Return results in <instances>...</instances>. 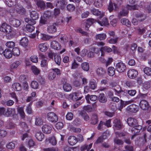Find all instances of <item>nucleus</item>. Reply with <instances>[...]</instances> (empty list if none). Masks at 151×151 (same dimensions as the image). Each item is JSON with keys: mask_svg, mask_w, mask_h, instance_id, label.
Masks as SVG:
<instances>
[{"mask_svg": "<svg viewBox=\"0 0 151 151\" xmlns=\"http://www.w3.org/2000/svg\"><path fill=\"white\" fill-rule=\"evenodd\" d=\"M30 16L32 19L26 18L25 19V22L28 23L35 24L36 23L35 20L38 18V14L35 11H32L30 13Z\"/></svg>", "mask_w": 151, "mask_h": 151, "instance_id": "f257e3e1", "label": "nucleus"}, {"mask_svg": "<svg viewBox=\"0 0 151 151\" xmlns=\"http://www.w3.org/2000/svg\"><path fill=\"white\" fill-rule=\"evenodd\" d=\"M127 122L128 125L130 127H133L131 131L133 132L134 133H137L138 132V131L137 132H135V130H137L136 128L135 127L137 126V122L136 120L132 118H129L127 119Z\"/></svg>", "mask_w": 151, "mask_h": 151, "instance_id": "f03ea898", "label": "nucleus"}, {"mask_svg": "<svg viewBox=\"0 0 151 151\" xmlns=\"http://www.w3.org/2000/svg\"><path fill=\"white\" fill-rule=\"evenodd\" d=\"M13 9L17 13L21 14H24L25 13V9L17 2L13 6Z\"/></svg>", "mask_w": 151, "mask_h": 151, "instance_id": "7ed1b4c3", "label": "nucleus"}, {"mask_svg": "<svg viewBox=\"0 0 151 151\" xmlns=\"http://www.w3.org/2000/svg\"><path fill=\"white\" fill-rule=\"evenodd\" d=\"M47 118L48 121L51 123H55L58 120L57 115L54 113L50 112L47 114Z\"/></svg>", "mask_w": 151, "mask_h": 151, "instance_id": "20e7f679", "label": "nucleus"}, {"mask_svg": "<svg viewBox=\"0 0 151 151\" xmlns=\"http://www.w3.org/2000/svg\"><path fill=\"white\" fill-rule=\"evenodd\" d=\"M83 97L82 93L80 91L72 93L69 96V98L74 101L80 100Z\"/></svg>", "mask_w": 151, "mask_h": 151, "instance_id": "39448f33", "label": "nucleus"}, {"mask_svg": "<svg viewBox=\"0 0 151 151\" xmlns=\"http://www.w3.org/2000/svg\"><path fill=\"white\" fill-rule=\"evenodd\" d=\"M11 27L6 23H3L0 27L1 31L7 33H9L12 31Z\"/></svg>", "mask_w": 151, "mask_h": 151, "instance_id": "423d86ee", "label": "nucleus"}, {"mask_svg": "<svg viewBox=\"0 0 151 151\" xmlns=\"http://www.w3.org/2000/svg\"><path fill=\"white\" fill-rule=\"evenodd\" d=\"M126 67L124 64L122 62L118 63L116 65V69L118 72H123L126 70Z\"/></svg>", "mask_w": 151, "mask_h": 151, "instance_id": "0eeeda50", "label": "nucleus"}, {"mask_svg": "<svg viewBox=\"0 0 151 151\" xmlns=\"http://www.w3.org/2000/svg\"><path fill=\"white\" fill-rule=\"evenodd\" d=\"M134 102V100L131 99L128 101H124L122 100H120V104L119 107V109L121 111L123 108L125 107L126 105L130 104Z\"/></svg>", "mask_w": 151, "mask_h": 151, "instance_id": "6e6552de", "label": "nucleus"}, {"mask_svg": "<svg viewBox=\"0 0 151 151\" xmlns=\"http://www.w3.org/2000/svg\"><path fill=\"white\" fill-rule=\"evenodd\" d=\"M9 22L11 25L16 27H19L21 24L20 21L14 18H11Z\"/></svg>", "mask_w": 151, "mask_h": 151, "instance_id": "1a4fd4ad", "label": "nucleus"}, {"mask_svg": "<svg viewBox=\"0 0 151 151\" xmlns=\"http://www.w3.org/2000/svg\"><path fill=\"white\" fill-rule=\"evenodd\" d=\"M55 3L56 6L60 7L61 9H63L67 4L65 0H56Z\"/></svg>", "mask_w": 151, "mask_h": 151, "instance_id": "9d476101", "label": "nucleus"}, {"mask_svg": "<svg viewBox=\"0 0 151 151\" xmlns=\"http://www.w3.org/2000/svg\"><path fill=\"white\" fill-rule=\"evenodd\" d=\"M52 129L51 126L49 124H45L42 127V132L45 134L50 133L51 132Z\"/></svg>", "mask_w": 151, "mask_h": 151, "instance_id": "9b49d317", "label": "nucleus"}, {"mask_svg": "<svg viewBox=\"0 0 151 151\" xmlns=\"http://www.w3.org/2000/svg\"><path fill=\"white\" fill-rule=\"evenodd\" d=\"M57 25L56 24H53L49 26L47 28V31L49 33L53 34L56 32Z\"/></svg>", "mask_w": 151, "mask_h": 151, "instance_id": "f8f14e48", "label": "nucleus"}, {"mask_svg": "<svg viewBox=\"0 0 151 151\" xmlns=\"http://www.w3.org/2000/svg\"><path fill=\"white\" fill-rule=\"evenodd\" d=\"M139 106L142 109L147 110L148 109L149 106L148 102L146 101L143 100L140 101Z\"/></svg>", "mask_w": 151, "mask_h": 151, "instance_id": "ddd939ff", "label": "nucleus"}, {"mask_svg": "<svg viewBox=\"0 0 151 151\" xmlns=\"http://www.w3.org/2000/svg\"><path fill=\"white\" fill-rule=\"evenodd\" d=\"M127 110L132 112L136 113L138 111V107L135 104H132L127 106Z\"/></svg>", "mask_w": 151, "mask_h": 151, "instance_id": "4468645a", "label": "nucleus"}, {"mask_svg": "<svg viewBox=\"0 0 151 151\" xmlns=\"http://www.w3.org/2000/svg\"><path fill=\"white\" fill-rule=\"evenodd\" d=\"M49 47V45L46 43H40L38 46L39 50L42 52H45Z\"/></svg>", "mask_w": 151, "mask_h": 151, "instance_id": "2eb2a0df", "label": "nucleus"}, {"mask_svg": "<svg viewBox=\"0 0 151 151\" xmlns=\"http://www.w3.org/2000/svg\"><path fill=\"white\" fill-rule=\"evenodd\" d=\"M114 128V130L119 129L122 127L121 122L119 120L117 119H114L113 122Z\"/></svg>", "mask_w": 151, "mask_h": 151, "instance_id": "dca6fc26", "label": "nucleus"}, {"mask_svg": "<svg viewBox=\"0 0 151 151\" xmlns=\"http://www.w3.org/2000/svg\"><path fill=\"white\" fill-rule=\"evenodd\" d=\"M138 75L137 72L134 69H130L128 72L127 75L128 77L130 78H135Z\"/></svg>", "mask_w": 151, "mask_h": 151, "instance_id": "f3484780", "label": "nucleus"}, {"mask_svg": "<svg viewBox=\"0 0 151 151\" xmlns=\"http://www.w3.org/2000/svg\"><path fill=\"white\" fill-rule=\"evenodd\" d=\"M68 143L71 145H75L78 142L76 138L74 136H71L69 137L68 139Z\"/></svg>", "mask_w": 151, "mask_h": 151, "instance_id": "a211bd4d", "label": "nucleus"}, {"mask_svg": "<svg viewBox=\"0 0 151 151\" xmlns=\"http://www.w3.org/2000/svg\"><path fill=\"white\" fill-rule=\"evenodd\" d=\"M21 64L20 62L19 61L14 62L10 65V70L11 72L13 71V69L17 68Z\"/></svg>", "mask_w": 151, "mask_h": 151, "instance_id": "6ab92c4d", "label": "nucleus"}, {"mask_svg": "<svg viewBox=\"0 0 151 151\" xmlns=\"http://www.w3.org/2000/svg\"><path fill=\"white\" fill-rule=\"evenodd\" d=\"M50 45L52 48L56 50H59L61 48L59 43L55 41H52L51 42Z\"/></svg>", "mask_w": 151, "mask_h": 151, "instance_id": "aec40b11", "label": "nucleus"}, {"mask_svg": "<svg viewBox=\"0 0 151 151\" xmlns=\"http://www.w3.org/2000/svg\"><path fill=\"white\" fill-rule=\"evenodd\" d=\"M86 99L87 102L89 103H90V100L93 101H95L97 100V97L95 95L90 96L89 94H88L86 96Z\"/></svg>", "mask_w": 151, "mask_h": 151, "instance_id": "412c9836", "label": "nucleus"}, {"mask_svg": "<svg viewBox=\"0 0 151 151\" xmlns=\"http://www.w3.org/2000/svg\"><path fill=\"white\" fill-rule=\"evenodd\" d=\"M3 53L4 56L7 58H10L12 56V52L10 50L8 49L5 50L4 51Z\"/></svg>", "mask_w": 151, "mask_h": 151, "instance_id": "4be33fe9", "label": "nucleus"}, {"mask_svg": "<svg viewBox=\"0 0 151 151\" xmlns=\"http://www.w3.org/2000/svg\"><path fill=\"white\" fill-rule=\"evenodd\" d=\"M15 110L14 108H8L6 110L5 116H9L14 114L15 113Z\"/></svg>", "mask_w": 151, "mask_h": 151, "instance_id": "5701e85b", "label": "nucleus"}, {"mask_svg": "<svg viewBox=\"0 0 151 151\" xmlns=\"http://www.w3.org/2000/svg\"><path fill=\"white\" fill-rule=\"evenodd\" d=\"M98 99L99 102L101 103H105L107 100L106 98L103 93L99 94L98 97Z\"/></svg>", "mask_w": 151, "mask_h": 151, "instance_id": "b1692460", "label": "nucleus"}, {"mask_svg": "<svg viewBox=\"0 0 151 151\" xmlns=\"http://www.w3.org/2000/svg\"><path fill=\"white\" fill-rule=\"evenodd\" d=\"M45 141L47 143V142H50L53 145H55L57 144L56 140L55 137H52L50 138L47 139Z\"/></svg>", "mask_w": 151, "mask_h": 151, "instance_id": "393cba45", "label": "nucleus"}, {"mask_svg": "<svg viewBox=\"0 0 151 151\" xmlns=\"http://www.w3.org/2000/svg\"><path fill=\"white\" fill-rule=\"evenodd\" d=\"M12 88L14 90L19 91L21 90V86L19 83H15L12 85Z\"/></svg>", "mask_w": 151, "mask_h": 151, "instance_id": "a878e982", "label": "nucleus"}, {"mask_svg": "<svg viewBox=\"0 0 151 151\" xmlns=\"http://www.w3.org/2000/svg\"><path fill=\"white\" fill-rule=\"evenodd\" d=\"M28 40L25 37L22 38L20 41V44L23 47H26L27 46L28 44Z\"/></svg>", "mask_w": 151, "mask_h": 151, "instance_id": "bb28decb", "label": "nucleus"}, {"mask_svg": "<svg viewBox=\"0 0 151 151\" xmlns=\"http://www.w3.org/2000/svg\"><path fill=\"white\" fill-rule=\"evenodd\" d=\"M36 137L37 140L41 141L44 138V134L41 132H37L36 133Z\"/></svg>", "mask_w": 151, "mask_h": 151, "instance_id": "cd10ccee", "label": "nucleus"}, {"mask_svg": "<svg viewBox=\"0 0 151 151\" xmlns=\"http://www.w3.org/2000/svg\"><path fill=\"white\" fill-rule=\"evenodd\" d=\"M136 17L137 18L138 21L141 22L144 21L146 18V17L145 14H143L141 13H138L136 15Z\"/></svg>", "mask_w": 151, "mask_h": 151, "instance_id": "c85d7f7f", "label": "nucleus"}, {"mask_svg": "<svg viewBox=\"0 0 151 151\" xmlns=\"http://www.w3.org/2000/svg\"><path fill=\"white\" fill-rule=\"evenodd\" d=\"M106 37V35L104 33L97 34L95 36V37L96 40H100L105 39Z\"/></svg>", "mask_w": 151, "mask_h": 151, "instance_id": "c756f323", "label": "nucleus"}, {"mask_svg": "<svg viewBox=\"0 0 151 151\" xmlns=\"http://www.w3.org/2000/svg\"><path fill=\"white\" fill-rule=\"evenodd\" d=\"M63 87L64 91L68 92L71 91L72 89V87L70 84L68 83L65 84L64 82H63Z\"/></svg>", "mask_w": 151, "mask_h": 151, "instance_id": "7c9ffc66", "label": "nucleus"}, {"mask_svg": "<svg viewBox=\"0 0 151 151\" xmlns=\"http://www.w3.org/2000/svg\"><path fill=\"white\" fill-rule=\"evenodd\" d=\"M96 73L99 76H102L105 73V71L102 68H99L96 70Z\"/></svg>", "mask_w": 151, "mask_h": 151, "instance_id": "2f4dec72", "label": "nucleus"}, {"mask_svg": "<svg viewBox=\"0 0 151 151\" xmlns=\"http://www.w3.org/2000/svg\"><path fill=\"white\" fill-rule=\"evenodd\" d=\"M36 1L38 7L41 9H43L45 6V4L43 1L40 0H37Z\"/></svg>", "mask_w": 151, "mask_h": 151, "instance_id": "473e14b6", "label": "nucleus"}, {"mask_svg": "<svg viewBox=\"0 0 151 151\" xmlns=\"http://www.w3.org/2000/svg\"><path fill=\"white\" fill-rule=\"evenodd\" d=\"M40 37L42 40L45 41L48 40L52 39V36H50L44 34H41Z\"/></svg>", "mask_w": 151, "mask_h": 151, "instance_id": "72a5a7b5", "label": "nucleus"}, {"mask_svg": "<svg viewBox=\"0 0 151 151\" xmlns=\"http://www.w3.org/2000/svg\"><path fill=\"white\" fill-rule=\"evenodd\" d=\"M6 4L9 7H13L17 2L16 0H6Z\"/></svg>", "mask_w": 151, "mask_h": 151, "instance_id": "f704fd0d", "label": "nucleus"}, {"mask_svg": "<svg viewBox=\"0 0 151 151\" xmlns=\"http://www.w3.org/2000/svg\"><path fill=\"white\" fill-rule=\"evenodd\" d=\"M80 115L86 121L89 119V117L88 114L84 111H81L80 113Z\"/></svg>", "mask_w": 151, "mask_h": 151, "instance_id": "c9c22d12", "label": "nucleus"}, {"mask_svg": "<svg viewBox=\"0 0 151 151\" xmlns=\"http://www.w3.org/2000/svg\"><path fill=\"white\" fill-rule=\"evenodd\" d=\"M115 69L114 67H111L108 68L107 71L109 76H113L115 74Z\"/></svg>", "mask_w": 151, "mask_h": 151, "instance_id": "e433bc0d", "label": "nucleus"}, {"mask_svg": "<svg viewBox=\"0 0 151 151\" xmlns=\"http://www.w3.org/2000/svg\"><path fill=\"white\" fill-rule=\"evenodd\" d=\"M18 112L19 114L22 118L25 117V113L24 112V108L22 107H18L17 108Z\"/></svg>", "mask_w": 151, "mask_h": 151, "instance_id": "4c0bfd02", "label": "nucleus"}, {"mask_svg": "<svg viewBox=\"0 0 151 151\" xmlns=\"http://www.w3.org/2000/svg\"><path fill=\"white\" fill-rule=\"evenodd\" d=\"M30 86L33 89H36L38 88L39 84L37 82L35 81H33L32 82Z\"/></svg>", "mask_w": 151, "mask_h": 151, "instance_id": "58836bf2", "label": "nucleus"}, {"mask_svg": "<svg viewBox=\"0 0 151 151\" xmlns=\"http://www.w3.org/2000/svg\"><path fill=\"white\" fill-rule=\"evenodd\" d=\"M55 61L58 65H59L60 64L61 62V57L60 55H54Z\"/></svg>", "mask_w": 151, "mask_h": 151, "instance_id": "ea45409f", "label": "nucleus"}, {"mask_svg": "<svg viewBox=\"0 0 151 151\" xmlns=\"http://www.w3.org/2000/svg\"><path fill=\"white\" fill-rule=\"evenodd\" d=\"M91 123L93 124H95L98 122V118L96 114L93 115L91 117Z\"/></svg>", "mask_w": 151, "mask_h": 151, "instance_id": "a19ab883", "label": "nucleus"}, {"mask_svg": "<svg viewBox=\"0 0 151 151\" xmlns=\"http://www.w3.org/2000/svg\"><path fill=\"white\" fill-rule=\"evenodd\" d=\"M81 68L83 70L86 71H88L89 69V65L88 63L85 62L81 64Z\"/></svg>", "mask_w": 151, "mask_h": 151, "instance_id": "79ce46f5", "label": "nucleus"}, {"mask_svg": "<svg viewBox=\"0 0 151 151\" xmlns=\"http://www.w3.org/2000/svg\"><path fill=\"white\" fill-rule=\"evenodd\" d=\"M33 25L28 23V24L26 26L27 31L29 32H32L35 28V27L33 26Z\"/></svg>", "mask_w": 151, "mask_h": 151, "instance_id": "37998d69", "label": "nucleus"}, {"mask_svg": "<svg viewBox=\"0 0 151 151\" xmlns=\"http://www.w3.org/2000/svg\"><path fill=\"white\" fill-rule=\"evenodd\" d=\"M31 69L32 72L35 75H38L40 73L39 69L35 66H32Z\"/></svg>", "mask_w": 151, "mask_h": 151, "instance_id": "c03bdc74", "label": "nucleus"}, {"mask_svg": "<svg viewBox=\"0 0 151 151\" xmlns=\"http://www.w3.org/2000/svg\"><path fill=\"white\" fill-rule=\"evenodd\" d=\"M48 65V61L47 59H42L41 61L40 66L42 67L46 68Z\"/></svg>", "mask_w": 151, "mask_h": 151, "instance_id": "a18cd8bd", "label": "nucleus"}, {"mask_svg": "<svg viewBox=\"0 0 151 151\" xmlns=\"http://www.w3.org/2000/svg\"><path fill=\"white\" fill-rule=\"evenodd\" d=\"M12 55L14 56H18L20 54V52L19 49L17 47H15L12 50Z\"/></svg>", "mask_w": 151, "mask_h": 151, "instance_id": "49530a36", "label": "nucleus"}, {"mask_svg": "<svg viewBox=\"0 0 151 151\" xmlns=\"http://www.w3.org/2000/svg\"><path fill=\"white\" fill-rule=\"evenodd\" d=\"M95 6L97 7H100L103 5L102 0H95L94 2Z\"/></svg>", "mask_w": 151, "mask_h": 151, "instance_id": "de8ad7c7", "label": "nucleus"}, {"mask_svg": "<svg viewBox=\"0 0 151 151\" xmlns=\"http://www.w3.org/2000/svg\"><path fill=\"white\" fill-rule=\"evenodd\" d=\"M98 23L101 26H106L109 24L107 19L106 18H104L101 22H100Z\"/></svg>", "mask_w": 151, "mask_h": 151, "instance_id": "09e8293b", "label": "nucleus"}, {"mask_svg": "<svg viewBox=\"0 0 151 151\" xmlns=\"http://www.w3.org/2000/svg\"><path fill=\"white\" fill-rule=\"evenodd\" d=\"M121 23L129 27L130 26V22L126 19L123 18L121 19Z\"/></svg>", "mask_w": 151, "mask_h": 151, "instance_id": "8fccbe9b", "label": "nucleus"}, {"mask_svg": "<svg viewBox=\"0 0 151 151\" xmlns=\"http://www.w3.org/2000/svg\"><path fill=\"white\" fill-rule=\"evenodd\" d=\"M89 86L91 89L94 90L97 86L96 83L94 81H90Z\"/></svg>", "mask_w": 151, "mask_h": 151, "instance_id": "3c124183", "label": "nucleus"}, {"mask_svg": "<svg viewBox=\"0 0 151 151\" xmlns=\"http://www.w3.org/2000/svg\"><path fill=\"white\" fill-rule=\"evenodd\" d=\"M5 45L8 48H13L15 46V43L12 41H9L6 43Z\"/></svg>", "mask_w": 151, "mask_h": 151, "instance_id": "603ef678", "label": "nucleus"}, {"mask_svg": "<svg viewBox=\"0 0 151 151\" xmlns=\"http://www.w3.org/2000/svg\"><path fill=\"white\" fill-rule=\"evenodd\" d=\"M43 123V121L42 119L40 117L37 118L36 119L35 124L36 125L40 126Z\"/></svg>", "mask_w": 151, "mask_h": 151, "instance_id": "864d4df0", "label": "nucleus"}, {"mask_svg": "<svg viewBox=\"0 0 151 151\" xmlns=\"http://www.w3.org/2000/svg\"><path fill=\"white\" fill-rule=\"evenodd\" d=\"M143 71L147 75L151 76V68L146 67L144 69Z\"/></svg>", "mask_w": 151, "mask_h": 151, "instance_id": "5fc2aeb1", "label": "nucleus"}, {"mask_svg": "<svg viewBox=\"0 0 151 151\" xmlns=\"http://www.w3.org/2000/svg\"><path fill=\"white\" fill-rule=\"evenodd\" d=\"M112 51V49L110 47H108L107 46L102 47L101 49V52L104 51L107 52H110Z\"/></svg>", "mask_w": 151, "mask_h": 151, "instance_id": "6e6d98bb", "label": "nucleus"}, {"mask_svg": "<svg viewBox=\"0 0 151 151\" xmlns=\"http://www.w3.org/2000/svg\"><path fill=\"white\" fill-rule=\"evenodd\" d=\"M92 13L94 15L98 16L101 14V12L97 9H93L91 10Z\"/></svg>", "mask_w": 151, "mask_h": 151, "instance_id": "4d7b16f0", "label": "nucleus"}, {"mask_svg": "<svg viewBox=\"0 0 151 151\" xmlns=\"http://www.w3.org/2000/svg\"><path fill=\"white\" fill-rule=\"evenodd\" d=\"M105 126V123L102 121H101L97 127V129L99 130H102Z\"/></svg>", "mask_w": 151, "mask_h": 151, "instance_id": "13d9d810", "label": "nucleus"}, {"mask_svg": "<svg viewBox=\"0 0 151 151\" xmlns=\"http://www.w3.org/2000/svg\"><path fill=\"white\" fill-rule=\"evenodd\" d=\"M126 8L128 10H134L135 9H138L139 8V7L136 5L131 6L128 5L127 6Z\"/></svg>", "mask_w": 151, "mask_h": 151, "instance_id": "bf43d9fd", "label": "nucleus"}, {"mask_svg": "<svg viewBox=\"0 0 151 151\" xmlns=\"http://www.w3.org/2000/svg\"><path fill=\"white\" fill-rule=\"evenodd\" d=\"M56 77V74L55 72H50L48 75V78L50 80H53Z\"/></svg>", "mask_w": 151, "mask_h": 151, "instance_id": "052dcab7", "label": "nucleus"}, {"mask_svg": "<svg viewBox=\"0 0 151 151\" xmlns=\"http://www.w3.org/2000/svg\"><path fill=\"white\" fill-rule=\"evenodd\" d=\"M30 60L34 63H37L38 61V58L37 56L33 55L30 57Z\"/></svg>", "mask_w": 151, "mask_h": 151, "instance_id": "680f3d73", "label": "nucleus"}, {"mask_svg": "<svg viewBox=\"0 0 151 151\" xmlns=\"http://www.w3.org/2000/svg\"><path fill=\"white\" fill-rule=\"evenodd\" d=\"M15 147V145L12 142H10L8 143L6 145L7 148L9 149H14Z\"/></svg>", "mask_w": 151, "mask_h": 151, "instance_id": "e2e57ef3", "label": "nucleus"}, {"mask_svg": "<svg viewBox=\"0 0 151 151\" xmlns=\"http://www.w3.org/2000/svg\"><path fill=\"white\" fill-rule=\"evenodd\" d=\"M67 10L70 12L73 11L75 9V6L72 4H68L67 6Z\"/></svg>", "mask_w": 151, "mask_h": 151, "instance_id": "0e129e2a", "label": "nucleus"}, {"mask_svg": "<svg viewBox=\"0 0 151 151\" xmlns=\"http://www.w3.org/2000/svg\"><path fill=\"white\" fill-rule=\"evenodd\" d=\"M63 124L61 122H57L55 125L56 128L57 129H61L63 127Z\"/></svg>", "mask_w": 151, "mask_h": 151, "instance_id": "69168bd1", "label": "nucleus"}, {"mask_svg": "<svg viewBox=\"0 0 151 151\" xmlns=\"http://www.w3.org/2000/svg\"><path fill=\"white\" fill-rule=\"evenodd\" d=\"M118 40V37H116L114 38H111L108 40V42L110 44H115L117 42Z\"/></svg>", "mask_w": 151, "mask_h": 151, "instance_id": "338daca9", "label": "nucleus"}, {"mask_svg": "<svg viewBox=\"0 0 151 151\" xmlns=\"http://www.w3.org/2000/svg\"><path fill=\"white\" fill-rule=\"evenodd\" d=\"M44 151H57L58 149L54 147L45 148L43 149Z\"/></svg>", "mask_w": 151, "mask_h": 151, "instance_id": "774afa93", "label": "nucleus"}]
</instances>
